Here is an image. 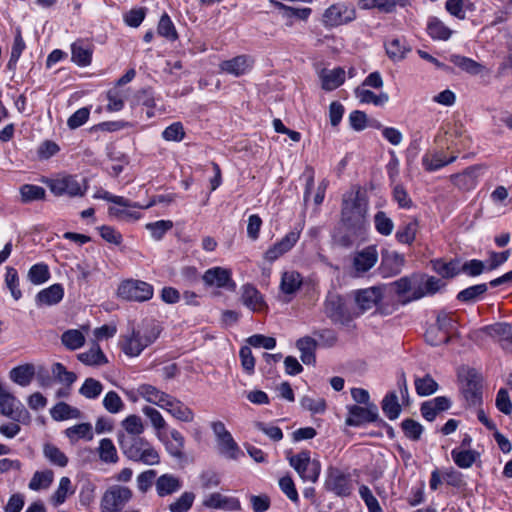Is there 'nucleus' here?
Returning a JSON list of instances; mask_svg holds the SVG:
<instances>
[{
    "mask_svg": "<svg viewBox=\"0 0 512 512\" xmlns=\"http://www.w3.org/2000/svg\"><path fill=\"white\" fill-rule=\"evenodd\" d=\"M368 206L367 190L361 186H354L343 195L340 222L345 232L334 236L337 245L350 248L356 241L365 239L368 229Z\"/></svg>",
    "mask_w": 512,
    "mask_h": 512,
    "instance_id": "f257e3e1",
    "label": "nucleus"
},
{
    "mask_svg": "<svg viewBox=\"0 0 512 512\" xmlns=\"http://www.w3.org/2000/svg\"><path fill=\"white\" fill-rule=\"evenodd\" d=\"M117 439L122 453L129 460L142 462L146 465L159 464L160 456L158 452L145 438L119 432Z\"/></svg>",
    "mask_w": 512,
    "mask_h": 512,
    "instance_id": "f03ea898",
    "label": "nucleus"
},
{
    "mask_svg": "<svg viewBox=\"0 0 512 512\" xmlns=\"http://www.w3.org/2000/svg\"><path fill=\"white\" fill-rule=\"evenodd\" d=\"M323 311L332 323L343 326H348L350 322L359 316V313L354 311L351 304L342 295L334 291L327 293L323 304Z\"/></svg>",
    "mask_w": 512,
    "mask_h": 512,
    "instance_id": "7ed1b4c3",
    "label": "nucleus"
},
{
    "mask_svg": "<svg viewBox=\"0 0 512 512\" xmlns=\"http://www.w3.org/2000/svg\"><path fill=\"white\" fill-rule=\"evenodd\" d=\"M287 459L302 480L317 482L321 473V463L318 459H311L310 450H302L296 455L287 452Z\"/></svg>",
    "mask_w": 512,
    "mask_h": 512,
    "instance_id": "20e7f679",
    "label": "nucleus"
},
{
    "mask_svg": "<svg viewBox=\"0 0 512 512\" xmlns=\"http://www.w3.org/2000/svg\"><path fill=\"white\" fill-rule=\"evenodd\" d=\"M133 492L127 486L112 485L102 495L100 501L101 512H121L132 499Z\"/></svg>",
    "mask_w": 512,
    "mask_h": 512,
    "instance_id": "39448f33",
    "label": "nucleus"
},
{
    "mask_svg": "<svg viewBox=\"0 0 512 512\" xmlns=\"http://www.w3.org/2000/svg\"><path fill=\"white\" fill-rule=\"evenodd\" d=\"M117 295L126 301L146 302L153 297L154 288L148 282L138 279H127L119 284Z\"/></svg>",
    "mask_w": 512,
    "mask_h": 512,
    "instance_id": "423d86ee",
    "label": "nucleus"
},
{
    "mask_svg": "<svg viewBox=\"0 0 512 512\" xmlns=\"http://www.w3.org/2000/svg\"><path fill=\"white\" fill-rule=\"evenodd\" d=\"M82 181L83 185L78 181L77 176L65 175L56 179H48L45 183L55 196L82 197L88 189L87 180L84 178Z\"/></svg>",
    "mask_w": 512,
    "mask_h": 512,
    "instance_id": "0eeeda50",
    "label": "nucleus"
},
{
    "mask_svg": "<svg viewBox=\"0 0 512 512\" xmlns=\"http://www.w3.org/2000/svg\"><path fill=\"white\" fill-rule=\"evenodd\" d=\"M324 487L327 491L339 497H348L353 490L350 475L334 466H329L327 469Z\"/></svg>",
    "mask_w": 512,
    "mask_h": 512,
    "instance_id": "6e6552de",
    "label": "nucleus"
},
{
    "mask_svg": "<svg viewBox=\"0 0 512 512\" xmlns=\"http://www.w3.org/2000/svg\"><path fill=\"white\" fill-rule=\"evenodd\" d=\"M461 393L467 407H480L483 403V378L474 369L468 371Z\"/></svg>",
    "mask_w": 512,
    "mask_h": 512,
    "instance_id": "1a4fd4ad",
    "label": "nucleus"
},
{
    "mask_svg": "<svg viewBox=\"0 0 512 512\" xmlns=\"http://www.w3.org/2000/svg\"><path fill=\"white\" fill-rule=\"evenodd\" d=\"M0 413L14 421L28 423L30 414L17 398L0 385Z\"/></svg>",
    "mask_w": 512,
    "mask_h": 512,
    "instance_id": "9d476101",
    "label": "nucleus"
},
{
    "mask_svg": "<svg viewBox=\"0 0 512 512\" xmlns=\"http://www.w3.org/2000/svg\"><path fill=\"white\" fill-rule=\"evenodd\" d=\"M355 18L356 10L353 6L337 3L325 10L323 24L325 27H338L352 22Z\"/></svg>",
    "mask_w": 512,
    "mask_h": 512,
    "instance_id": "9b49d317",
    "label": "nucleus"
},
{
    "mask_svg": "<svg viewBox=\"0 0 512 512\" xmlns=\"http://www.w3.org/2000/svg\"><path fill=\"white\" fill-rule=\"evenodd\" d=\"M379 419L376 404H368L366 407L359 405L348 406V416L345 424L351 427H359L365 423H377Z\"/></svg>",
    "mask_w": 512,
    "mask_h": 512,
    "instance_id": "f8f14e48",
    "label": "nucleus"
},
{
    "mask_svg": "<svg viewBox=\"0 0 512 512\" xmlns=\"http://www.w3.org/2000/svg\"><path fill=\"white\" fill-rule=\"evenodd\" d=\"M301 229L288 232L281 240L273 244L264 253V259L270 263L289 252L300 238Z\"/></svg>",
    "mask_w": 512,
    "mask_h": 512,
    "instance_id": "ddd939ff",
    "label": "nucleus"
},
{
    "mask_svg": "<svg viewBox=\"0 0 512 512\" xmlns=\"http://www.w3.org/2000/svg\"><path fill=\"white\" fill-rule=\"evenodd\" d=\"M207 286L225 288L229 291H235L236 283L231 277V271L223 267H213L205 271L202 276Z\"/></svg>",
    "mask_w": 512,
    "mask_h": 512,
    "instance_id": "4468645a",
    "label": "nucleus"
},
{
    "mask_svg": "<svg viewBox=\"0 0 512 512\" xmlns=\"http://www.w3.org/2000/svg\"><path fill=\"white\" fill-rule=\"evenodd\" d=\"M404 263V255L396 251L383 249L381 251V263L379 270L384 277L395 276L401 272Z\"/></svg>",
    "mask_w": 512,
    "mask_h": 512,
    "instance_id": "2eb2a0df",
    "label": "nucleus"
},
{
    "mask_svg": "<svg viewBox=\"0 0 512 512\" xmlns=\"http://www.w3.org/2000/svg\"><path fill=\"white\" fill-rule=\"evenodd\" d=\"M254 60L248 55H238L232 59L222 61L220 69L235 77L246 74L253 67Z\"/></svg>",
    "mask_w": 512,
    "mask_h": 512,
    "instance_id": "dca6fc26",
    "label": "nucleus"
},
{
    "mask_svg": "<svg viewBox=\"0 0 512 512\" xmlns=\"http://www.w3.org/2000/svg\"><path fill=\"white\" fill-rule=\"evenodd\" d=\"M203 506L211 509L236 512L241 510V503L238 498L222 495L219 492L210 494L204 501Z\"/></svg>",
    "mask_w": 512,
    "mask_h": 512,
    "instance_id": "f3484780",
    "label": "nucleus"
},
{
    "mask_svg": "<svg viewBox=\"0 0 512 512\" xmlns=\"http://www.w3.org/2000/svg\"><path fill=\"white\" fill-rule=\"evenodd\" d=\"M242 303L253 312H263L268 310V306L264 301L263 295L252 284L242 286Z\"/></svg>",
    "mask_w": 512,
    "mask_h": 512,
    "instance_id": "a211bd4d",
    "label": "nucleus"
},
{
    "mask_svg": "<svg viewBox=\"0 0 512 512\" xmlns=\"http://www.w3.org/2000/svg\"><path fill=\"white\" fill-rule=\"evenodd\" d=\"M378 261V252L375 245H369L355 253L353 267L358 273L368 272Z\"/></svg>",
    "mask_w": 512,
    "mask_h": 512,
    "instance_id": "6ab92c4d",
    "label": "nucleus"
},
{
    "mask_svg": "<svg viewBox=\"0 0 512 512\" xmlns=\"http://www.w3.org/2000/svg\"><path fill=\"white\" fill-rule=\"evenodd\" d=\"M481 167L473 165L466 168L463 172L453 174L451 182L460 190L469 191L476 187Z\"/></svg>",
    "mask_w": 512,
    "mask_h": 512,
    "instance_id": "aec40b11",
    "label": "nucleus"
},
{
    "mask_svg": "<svg viewBox=\"0 0 512 512\" xmlns=\"http://www.w3.org/2000/svg\"><path fill=\"white\" fill-rule=\"evenodd\" d=\"M63 297L64 287L62 284L55 283L39 291L35 296V303L38 307L53 306L60 303Z\"/></svg>",
    "mask_w": 512,
    "mask_h": 512,
    "instance_id": "412c9836",
    "label": "nucleus"
},
{
    "mask_svg": "<svg viewBox=\"0 0 512 512\" xmlns=\"http://www.w3.org/2000/svg\"><path fill=\"white\" fill-rule=\"evenodd\" d=\"M382 298V290L378 287H371L368 289L359 290L356 293L355 301L360 308L361 313H363L378 305Z\"/></svg>",
    "mask_w": 512,
    "mask_h": 512,
    "instance_id": "4be33fe9",
    "label": "nucleus"
},
{
    "mask_svg": "<svg viewBox=\"0 0 512 512\" xmlns=\"http://www.w3.org/2000/svg\"><path fill=\"white\" fill-rule=\"evenodd\" d=\"M92 55V47L83 40H77L71 45V60L80 67L90 65Z\"/></svg>",
    "mask_w": 512,
    "mask_h": 512,
    "instance_id": "5701e85b",
    "label": "nucleus"
},
{
    "mask_svg": "<svg viewBox=\"0 0 512 512\" xmlns=\"http://www.w3.org/2000/svg\"><path fill=\"white\" fill-rule=\"evenodd\" d=\"M384 46L387 56L394 62L403 60L411 51L404 37L386 40Z\"/></svg>",
    "mask_w": 512,
    "mask_h": 512,
    "instance_id": "b1692460",
    "label": "nucleus"
},
{
    "mask_svg": "<svg viewBox=\"0 0 512 512\" xmlns=\"http://www.w3.org/2000/svg\"><path fill=\"white\" fill-rule=\"evenodd\" d=\"M426 32L433 40L440 41H447L453 34V31L436 16L428 18Z\"/></svg>",
    "mask_w": 512,
    "mask_h": 512,
    "instance_id": "393cba45",
    "label": "nucleus"
},
{
    "mask_svg": "<svg viewBox=\"0 0 512 512\" xmlns=\"http://www.w3.org/2000/svg\"><path fill=\"white\" fill-rule=\"evenodd\" d=\"M119 345L122 352L129 357L139 356L144 350L140 342L139 331L136 329H133L131 334L122 336Z\"/></svg>",
    "mask_w": 512,
    "mask_h": 512,
    "instance_id": "a878e982",
    "label": "nucleus"
},
{
    "mask_svg": "<svg viewBox=\"0 0 512 512\" xmlns=\"http://www.w3.org/2000/svg\"><path fill=\"white\" fill-rule=\"evenodd\" d=\"M488 291L487 283L469 286L458 292L456 299L464 304H473L484 298Z\"/></svg>",
    "mask_w": 512,
    "mask_h": 512,
    "instance_id": "bb28decb",
    "label": "nucleus"
},
{
    "mask_svg": "<svg viewBox=\"0 0 512 512\" xmlns=\"http://www.w3.org/2000/svg\"><path fill=\"white\" fill-rule=\"evenodd\" d=\"M217 444L219 453L227 459L238 460L240 457L244 456L243 451L240 449L231 434L217 440Z\"/></svg>",
    "mask_w": 512,
    "mask_h": 512,
    "instance_id": "cd10ccee",
    "label": "nucleus"
},
{
    "mask_svg": "<svg viewBox=\"0 0 512 512\" xmlns=\"http://www.w3.org/2000/svg\"><path fill=\"white\" fill-rule=\"evenodd\" d=\"M171 440L164 441L165 448L170 456L182 461L185 459L184 444L185 439L178 430H171Z\"/></svg>",
    "mask_w": 512,
    "mask_h": 512,
    "instance_id": "c85d7f7f",
    "label": "nucleus"
},
{
    "mask_svg": "<svg viewBox=\"0 0 512 512\" xmlns=\"http://www.w3.org/2000/svg\"><path fill=\"white\" fill-rule=\"evenodd\" d=\"M94 198L103 199L108 202H111V203H114V204H117L119 206L126 207V208L147 209V208L153 206V204H154V202H149L147 205H141L138 202H132L131 200H129L123 196L113 195L110 192L105 191V190L98 191L94 195Z\"/></svg>",
    "mask_w": 512,
    "mask_h": 512,
    "instance_id": "c756f323",
    "label": "nucleus"
},
{
    "mask_svg": "<svg viewBox=\"0 0 512 512\" xmlns=\"http://www.w3.org/2000/svg\"><path fill=\"white\" fill-rule=\"evenodd\" d=\"M35 375V368L32 364H25L14 367L10 373V379L22 387L28 386Z\"/></svg>",
    "mask_w": 512,
    "mask_h": 512,
    "instance_id": "7c9ffc66",
    "label": "nucleus"
},
{
    "mask_svg": "<svg viewBox=\"0 0 512 512\" xmlns=\"http://www.w3.org/2000/svg\"><path fill=\"white\" fill-rule=\"evenodd\" d=\"M322 89L332 91L340 87L345 81V71L343 68H335L328 73L321 74Z\"/></svg>",
    "mask_w": 512,
    "mask_h": 512,
    "instance_id": "2f4dec72",
    "label": "nucleus"
},
{
    "mask_svg": "<svg viewBox=\"0 0 512 512\" xmlns=\"http://www.w3.org/2000/svg\"><path fill=\"white\" fill-rule=\"evenodd\" d=\"M449 61L471 75H478L484 70L482 64L466 56L452 54L449 56Z\"/></svg>",
    "mask_w": 512,
    "mask_h": 512,
    "instance_id": "473e14b6",
    "label": "nucleus"
},
{
    "mask_svg": "<svg viewBox=\"0 0 512 512\" xmlns=\"http://www.w3.org/2000/svg\"><path fill=\"white\" fill-rule=\"evenodd\" d=\"M180 487L181 483L179 479L170 474L161 475L156 481V490L161 497L178 491Z\"/></svg>",
    "mask_w": 512,
    "mask_h": 512,
    "instance_id": "72a5a7b5",
    "label": "nucleus"
},
{
    "mask_svg": "<svg viewBox=\"0 0 512 512\" xmlns=\"http://www.w3.org/2000/svg\"><path fill=\"white\" fill-rule=\"evenodd\" d=\"M77 358L88 366H101L108 363V359L99 345H95L90 350L78 354Z\"/></svg>",
    "mask_w": 512,
    "mask_h": 512,
    "instance_id": "f704fd0d",
    "label": "nucleus"
},
{
    "mask_svg": "<svg viewBox=\"0 0 512 512\" xmlns=\"http://www.w3.org/2000/svg\"><path fill=\"white\" fill-rule=\"evenodd\" d=\"M381 408L383 413L389 420H395L399 417L402 409L401 405L398 402L396 392L391 391L384 396L381 402Z\"/></svg>",
    "mask_w": 512,
    "mask_h": 512,
    "instance_id": "c9c22d12",
    "label": "nucleus"
},
{
    "mask_svg": "<svg viewBox=\"0 0 512 512\" xmlns=\"http://www.w3.org/2000/svg\"><path fill=\"white\" fill-rule=\"evenodd\" d=\"M433 270L443 278H454L461 273L458 260L445 262L442 259L432 261Z\"/></svg>",
    "mask_w": 512,
    "mask_h": 512,
    "instance_id": "e433bc0d",
    "label": "nucleus"
},
{
    "mask_svg": "<svg viewBox=\"0 0 512 512\" xmlns=\"http://www.w3.org/2000/svg\"><path fill=\"white\" fill-rule=\"evenodd\" d=\"M97 452L100 460L106 464H115L119 461L116 447L109 438L100 440Z\"/></svg>",
    "mask_w": 512,
    "mask_h": 512,
    "instance_id": "4c0bfd02",
    "label": "nucleus"
},
{
    "mask_svg": "<svg viewBox=\"0 0 512 512\" xmlns=\"http://www.w3.org/2000/svg\"><path fill=\"white\" fill-rule=\"evenodd\" d=\"M418 226L419 223L416 218L400 226L395 234L396 240L401 244L411 245L415 241Z\"/></svg>",
    "mask_w": 512,
    "mask_h": 512,
    "instance_id": "58836bf2",
    "label": "nucleus"
},
{
    "mask_svg": "<svg viewBox=\"0 0 512 512\" xmlns=\"http://www.w3.org/2000/svg\"><path fill=\"white\" fill-rule=\"evenodd\" d=\"M53 480L54 472L52 470L46 469L43 471H36L33 474L28 484V487L33 491L48 489L52 484Z\"/></svg>",
    "mask_w": 512,
    "mask_h": 512,
    "instance_id": "ea45409f",
    "label": "nucleus"
},
{
    "mask_svg": "<svg viewBox=\"0 0 512 512\" xmlns=\"http://www.w3.org/2000/svg\"><path fill=\"white\" fill-rule=\"evenodd\" d=\"M43 455L54 466L63 468L69 462L65 453L52 443H45L43 445Z\"/></svg>",
    "mask_w": 512,
    "mask_h": 512,
    "instance_id": "a19ab883",
    "label": "nucleus"
},
{
    "mask_svg": "<svg viewBox=\"0 0 512 512\" xmlns=\"http://www.w3.org/2000/svg\"><path fill=\"white\" fill-rule=\"evenodd\" d=\"M451 456L459 468L467 469L475 463L479 453L471 449L459 450L455 448L451 451Z\"/></svg>",
    "mask_w": 512,
    "mask_h": 512,
    "instance_id": "79ce46f5",
    "label": "nucleus"
},
{
    "mask_svg": "<svg viewBox=\"0 0 512 512\" xmlns=\"http://www.w3.org/2000/svg\"><path fill=\"white\" fill-rule=\"evenodd\" d=\"M302 285V277L300 273L292 271L285 272L282 275L280 289L285 294H294Z\"/></svg>",
    "mask_w": 512,
    "mask_h": 512,
    "instance_id": "37998d69",
    "label": "nucleus"
},
{
    "mask_svg": "<svg viewBox=\"0 0 512 512\" xmlns=\"http://www.w3.org/2000/svg\"><path fill=\"white\" fill-rule=\"evenodd\" d=\"M72 483L69 477H62L59 481V486L52 494L50 502L53 506L57 507L63 504L69 494H73Z\"/></svg>",
    "mask_w": 512,
    "mask_h": 512,
    "instance_id": "c03bdc74",
    "label": "nucleus"
},
{
    "mask_svg": "<svg viewBox=\"0 0 512 512\" xmlns=\"http://www.w3.org/2000/svg\"><path fill=\"white\" fill-rule=\"evenodd\" d=\"M486 333L491 337H498L502 346L506 347L512 337V325L509 323H496L485 327Z\"/></svg>",
    "mask_w": 512,
    "mask_h": 512,
    "instance_id": "a18cd8bd",
    "label": "nucleus"
},
{
    "mask_svg": "<svg viewBox=\"0 0 512 512\" xmlns=\"http://www.w3.org/2000/svg\"><path fill=\"white\" fill-rule=\"evenodd\" d=\"M273 4L276 8L281 10L283 12V16L288 19L297 18L305 21L312 13V9L309 7L296 8L278 1H273Z\"/></svg>",
    "mask_w": 512,
    "mask_h": 512,
    "instance_id": "49530a36",
    "label": "nucleus"
},
{
    "mask_svg": "<svg viewBox=\"0 0 512 512\" xmlns=\"http://www.w3.org/2000/svg\"><path fill=\"white\" fill-rule=\"evenodd\" d=\"M20 195L23 203L44 200L46 191L43 187L33 184H24L20 187Z\"/></svg>",
    "mask_w": 512,
    "mask_h": 512,
    "instance_id": "de8ad7c7",
    "label": "nucleus"
},
{
    "mask_svg": "<svg viewBox=\"0 0 512 512\" xmlns=\"http://www.w3.org/2000/svg\"><path fill=\"white\" fill-rule=\"evenodd\" d=\"M167 412H169L174 418L183 422H192L194 419V412L192 409L176 398L172 401V404H170V408H167Z\"/></svg>",
    "mask_w": 512,
    "mask_h": 512,
    "instance_id": "09e8293b",
    "label": "nucleus"
},
{
    "mask_svg": "<svg viewBox=\"0 0 512 512\" xmlns=\"http://www.w3.org/2000/svg\"><path fill=\"white\" fill-rule=\"evenodd\" d=\"M62 344L69 350H77L85 344V337L80 330L70 329L61 336Z\"/></svg>",
    "mask_w": 512,
    "mask_h": 512,
    "instance_id": "8fccbe9b",
    "label": "nucleus"
},
{
    "mask_svg": "<svg viewBox=\"0 0 512 512\" xmlns=\"http://www.w3.org/2000/svg\"><path fill=\"white\" fill-rule=\"evenodd\" d=\"M51 274L47 264L41 262L34 264L28 271V279L34 285H40L49 280Z\"/></svg>",
    "mask_w": 512,
    "mask_h": 512,
    "instance_id": "3c124183",
    "label": "nucleus"
},
{
    "mask_svg": "<svg viewBox=\"0 0 512 512\" xmlns=\"http://www.w3.org/2000/svg\"><path fill=\"white\" fill-rule=\"evenodd\" d=\"M457 156L453 155L449 158H445L442 155L435 154L432 157L425 155L422 158V165L426 171L433 172L437 171L444 166L453 163L456 160Z\"/></svg>",
    "mask_w": 512,
    "mask_h": 512,
    "instance_id": "603ef678",
    "label": "nucleus"
},
{
    "mask_svg": "<svg viewBox=\"0 0 512 512\" xmlns=\"http://www.w3.org/2000/svg\"><path fill=\"white\" fill-rule=\"evenodd\" d=\"M401 429L406 438L411 441H418L424 431V427L412 418H406L401 422Z\"/></svg>",
    "mask_w": 512,
    "mask_h": 512,
    "instance_id": "864d4df0",
    "label": "nucleus"
},
{
    "mask_svg": "<svg viewBox=\"0 0 512 512\" xmlns=\"http://www.w3.org/2000/svg\"><path fill=\"white\" fill-rule=\"evenodd\" d=\"M157 32L160 36L165 37L170 41H175L178 39V33L176 28L167 13H164L159 20Z\"/></svg>",
    "mask_w": 512,
    "mask_h": 512,
    "instance_id": "5fc2aeb1",
    "label": "nucleus"
},
{
    "mask_svg": "<svg viewBox=\"0 0 512 512\" xmlns=\"http://www.w3.org/2000/svg\"><path fill=\"white\" fill-rule=\"evenodd\" d=\"M426 342L431 346H440L443 344H449L451 341V335H446L443 331L438 329L434 324L431 325L424 334Z\"/></svg>",
    "mask_w": 512,
    "mask_h": 512,
    "instance_id": "6e6d98bb",
    "label": "nucleus"
},
{
    "mask_svg": "<svg viewBox=\"0 0 512 512\" xmlns=\"http://www.w3.org/2000/svg\"><path fill=\"white\" fill-rule=\"evenodd\" d=\"M374 226L380 235L389 236L394 229V222L384 211H378L374 215Z\"/></svg>",
    "mask_w": 512,
    "mask_h": 512,
    "instance_id": "4d7b16f0",
    "label": "nucleus"
},
{
    "mask_svg": "<svg viewBox=\"0 0 512 512\" xmlns=\"http://www.w3.org/2000/svg\"><path fill=\"white\" fill-rule=\"evenodd\" d=\"M66 436L74 441L78 439L91 440L93 438L92 426L90 423H80L65 430Z\"/></svg>",
    "mask_w": 512,
    "mask_h": 512,
    "instance_id": "13d9d810",
    "label": "nucleus"
},
{
    "mask_svg": "<svg viewBox=\"0 0 512 512\" xmlns=\"http://www.w3.org/2000/svg\"><path fill=\"white\" fill-rule=\"evenodd\" d=\"M415 389L418 395L429 396L438 390V383L431 375L426 374L422 378L415 379Z\"/></svg>",
    "mask_w": 512,
    "mask_h": 512,
    "instance_id": "bf43d9fd",
    "label": "nucleus"
},
{
    "mask_svg": "<svg viewBox=\"0 0 512 512\" xmlns=\"http://www.w3.org/2000/svg\"><path fill=\"white\" fill-rule=\"evenodd\" d=\"M103 391V385L94 378L85 379L79 389V393L87 399H96Z\"/></svg>",
    "mask_w": 512,
    "mask_h": 512,
    "instance_id": "052dcab7",
    "label": "nucleus"
},
{
    "mask_svg": "<svg viewBox=\"0 0 512 512\" xmlns=\"http://www.w3.org/2000/svg\"><path fill=\"white\" fill-rule=\"evenodd\" d=\"M50 414L54 420L63 421L75 417L78 414V410L65 402H58L52 407Z\"/></svg>",
    "mask_w": 512,
    "mask_h": 512,
    "instance_id": "680f3d73",
    "label": "nucleus"
},
{
    "mask_svg": "<svg viewBox=\"0 0 512 512\" xmlns=\"http://www.w3.org/2000/svg\"><path fill=\"white\" fill-rule=\"evenodd\" d=\"M5 284L10 290L14 300H19L22 297V292L19 288V276L18 272L13 267L6 268Z\"/></svg>",
    "mask_w": 512,
    "mask_h": 512,
    "instance_id": "e2e57ef3",
    "label": "nucleus"
},
{
    "mask_svg": "<svg viewBox=\"0 0 512 512\" xmlns=\"http://www.w3.org/2000/svg\"><path fill=\"white\" fill-rule=\"evenodd\" d=\"M461 273L469 277H477L487 271V265L479 259L465 261L460 267Z\"/></svg>",
    "mask_w": 512,
    "mask_h": 512,
    "instance_id": "0e129e2a",
    "label": "nucleus"
},
{
    "mask_svg": "<svg viewBox=\"0 0 512 512\" xmlns=\"http://www.w3.org/2000/svg\"><path fill=\"white\" fill-rule=\"evenodd\" d=\"M435 325L446 335H451L457 328L456 320L452 317V314L444 310L437 314Z\"/></svg>",
    "mask_w": 512,
    "mask_h": 512,
    "instance_id": "69168bd1",
    "label": "nucleus"
},
{
    "mask_svg": "<svg viewBox=\"0 0 512 512\" xmlns=\"http://www.w3.org/2000/svg\"><path fill=\"white\" fill-rule=\"evenodd\" d=\"M359 495L361 499L364 501L369 512H384L378 500L373 495L372 491L368 486L361 485L359 487Z\"/></svg>",
    "mask_w": 512,
    "mask_h": 512,
    "instance_id": "338daca9",
    "label": "nucleus"
},
{
    "mask_svg": "<svg viewBox=\"0 0 512 512\" xmlns=\"http://www.w3.org/2000/svg\"><path fill=\"white\" fill-rule=\"evenodd\" d=\"M195 499L193 492H184L175 502L169 505L171 512H188Z\"/></svg>",
    "mask_w": 512,
    "mask_h": 512,
    "instance_id": "774afa93",
    "label": "nucleus"
}]
</instances>
